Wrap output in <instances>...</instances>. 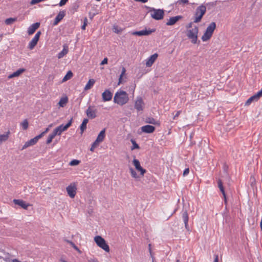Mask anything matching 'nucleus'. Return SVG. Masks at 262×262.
Instances as JSON below:
<instances>
[{"instance_id":"obj_23","label":"nucleus","mask_w":262,"mask_h":262,"mask_svg":"<svg viewBox=\"0 0 262 262\" xmlns=\"http://www.w3.org/2000/svg\"><path fill=\"white\" fill-rule=\"evenodd\" d=\"M67 129L65 128L63 124H61L59 126L57 127L53 131L56 135H60L62 132L67 130Z\"/></svg>"},{"instance_id":"obj_62","label":"nucleus","mask_w":262,"mask_h":262,"mask_svg":"<svg viewBox=\"0 0 262 262\" xmlns=\"http://www.w3.org/2000/svg\"><path fill=\"white\" fill-rule=\"evenodd\" d=\"M77 251H78L79 253H81V252L80 251V250L78 248V250H76Z\"/></svg>"},{"instance_id":"obj_64","label":"nucleus","mask_w":262,"mask_h":262,"mask_svg":"<svg viewBox=\"0 0 262 262\" xmlns=\"http://www.w3.org/2000/svg\"><path fill=\"white\" fill-rule=\"evenodd\" d=\"M176 262H181L179 259H177Z\"/></svg>"},{"instance_id":"obj_36","label":"nucleus","mask_w":262,"mask_h":262,"mask_svg":"<svg viewBox=\"0 0 262 262\" xmlns=\"http://www.w3.org/2000/svg\"><path fill=\"white\" fill-rule=\"evenodd\" d=\"M21 126L24 130H26L28 128L29 123L27 119H25L21 123Z\"/></svg>"},{"instance_id":"obj_26","label":"nucleus","mask_w":262,"mask_h":262,"mask_svg":"<svg viewBox=\"0 0 262 262\" xmlns=\"http://www.w3.org/2000/svg\"><path fill=\"white\" fill-rule=\"evenodd\" d=\"M68 47L66 45H64L62 50L58 54V58L60 59L62 58L64 56L68 54Z\"/></svg>"},{"instance_id":"obj_2","label":"nucleus","mask_w":262,"mask_h":262,"mask_svg":"<svg viewBox=\"0 0 262 262\" xmlns=\"http://www.w3.org/2000/svg\"><path fill=\"white\" fill-rule=\"evenodd\" d=\"M199 33V28L195 26L193 28L188 29L187 31V36L191 40V42L193 44H200V41H198Z\"/></svg>"},{"instance_id":"obj_9","label":"nucleus","mask_w":262,"mask_h":262,"mask_svg":"<svg viewBox=\"0 0 262 262\" xmlns=\"http://www.w3.org/2000/svg\"><path fill=\"white\" fill-rule=\"evenodd\" d=\"M134 107L138 112L142 111L144 107V103L141 97H138L135 102Z\"/></svg>"},{"instance_id":"obj_20","label":"nucleus","mask_w":262,"mask_h":262,"mask_svg":"<svg viewBox=\"0 0 262 262\" xmlns=\"http://www.w3.org/2000/svg\"><path fill=\"white\" fill-rule=\"evenodd\" d=\"M40 26L39 23H35L31 25L28 29V34L29 35L33 34Z\"/></svg>"},{"instance_id":"obj_19","label":"nucleus","mask_w":262,"mask_h":262,"mask_svg":"<svg viewBox=\"0 0 262 262\" xmlns=\"http://www.w3.org/2000/svg\"><path fill=\"white\" fill-rule=\"evenodd\" d=\"M158 55L157 53H155L151 56H150L149 58L147 59L146 62V66L147 67H151L152 64L155 62L157 58H158Z\"/></svg>"},{"instance_id":"obj_61","label":"nucleus","mask_w":262,"mask_h":262,"mask_svg":"<svg viewBox=\"0 0 262 262\" xmlns=\"http://www.w3.org/2000/svg\"><path fill=\"white\" fill-rule=\"evenodd\" d=\"M64 241H65L67 243H69L70 245V243H71V242H72V241H69V240H68V239H65Z\"/></svg>"},{"instance_id":"obj_11","label":"nucleus","mask_w":262,"mask_h":262,"mask_svg":"<svg viewBox=\"0 0 262 262\" xmlns=\"http://www.w3.org/2000/svg\"><path fill=\"white\" fill-rule=\"evenodd\" d=\"M261 97H262V89L256 94L250 97L246 102V105H249L253 101H257Z\"/></svg>"},{"instance_id":"obj_50","label":"nucleus","mask_w":262,"mask_h":262,"mask_svg":"<svg viewBox=\"0 0 262 262\" xmlns=\"http://www.w3.org/2000/svg\"><path fill=\"white\" fill-rule=\"evenodd\" d=\"M179 3H183L184 4H187L188 3V0H179L178 2Z\"/></svg>"},{"instance_id":"obj_10","label":"nucleus","mask_w":262,"mask_h":262,"mask_svg":"<svg viewBox=\"0 0 262 262\" xmlns=\"http://www.w3.org/2000/svg\"><path fill=\"white\" fill-rule=\"evenodd\" d=\"M133 163L136 170L140 172V175L143 176L146 173V170L141 167L139 161L136 159H134L133 161Z\"/></svg>"},{"instance_id":"obj_34","label":"nucleus","mask_w":262,"mask_h":262,"mask_svg":"<svg viewBox=\"0 0 262 262\" xmlns=\"http://www.w3.org/2000/svg\"><path fill=\"white\" fill-rule=\"evenodd\" d=\"M73 76V73L69 71L67 72V74L65 75V76L63 77L62 81H66L70 79H71Z\"/></svg>"},{"instance_id":"obj_13","label":"nucleus","mask_w":262,"mask_h":262,"mask_svg":"<svg viewBox=\"0 0 262 262\" xmlns=\"http://www.w3.org/2000/svg\"><path fill=\"white\" fill-rule=\"evenodd\" d=\"M13 202L15 204L20 206L24 209H27L28 207L31 205L29 203H26V202L20 199H14Z\"/></svg>"},{"instance_id":"obj_48","label":"nucleus","mask_w":262,"mask_h":262,"mask_svg":"<svg viewBox=\"0 0 262 262\" xmlns=\"http://www.w3.org/2000/svg\"><path fill=\"white\" fill-rule=\"evenodd\" d=\"M87 19L86 18H85V21L84 22L83 25L81 26V29L82 30H85V26H86L87 24Z\"/></svg>"},{"instance_id":"obj_58","label":"nucleus","mask_w":262,"mask_h":262,"mask_svg":"<svg viewBox=\"0 0 262 262\" xmlns=\"http://www.w3.org/2000/svg\"><path fill=\"white\" fill-rule=\"evenodd\" d=\"M1 258H3V259H4V260H5L6 261H7V256H6V257H4V256H2V255H1Z\"/></svg>"},{"instance_id":"obj_12","label":"nucleus","mask_w":262,"mask_h":262,"mask_svg":"<svg viewBox=\"0 0 262 262\" xmlns=\"http://www.w3.org/2000/svg\"><path fill=\"white\" fill-rule=\"evenodd\" d=\"M40 138V136H36L33 139H31V140L28 141L24 145L23 148H21V150H23L30 146H32L33 145L35 144Z\"/></svg>"},{"instance_id":"obj_41","label":"nucleus","mask_w":262,"mask_h":262,"mask_svg":"<svg viewBox=\"0 0 262 262\" xmlns=\"http://www.w3.org/2000/svg\"><path fill=\"white\" fill-rule=\"evenodd\" d=\"M99 142H97L96 140H95L92 144L90 150L91 151H94L95 148L99 145Z\"/></svg>"},{"instance_id":"obj_49","label":"nucleus","mask_w":262,"mask_h":262,"mask_svg":"<svg viewBox=\"0 0 262 262\" xmlns=\"http://www.w3.org/2000/svg\"><path fill=\"white\" fill-rule=\"evenodd\" d=\"M70 245L75 249V250H78V247L77 246L75 245V244L73 242L70 243Z\"/></svg>"},{"instance_id":"obj_56","label":"nucleus","mask_w":262,"mask_h":262,"mask_svg":"<svg viewBox=\"0 0 262 262\" xmlns=\"http://www.w3.org/2000/svg\"><path fill=\"white\" fill-rule=\"evenodd\" d=\"M223 196H224V199L225 204H227V197H226V194H225V195H223Z\"/></svg>"},{"instance_id":"obj_37","label":"nucleus","mask_w":262,"mask_h":262,"mask_svg":"<svg viewBox=\"0 0 262 262\" xmlns=\"http://www.w3.org/2000/svg\"><path fill=\"white\" fill-rule=\"evenodd\" d=\"M130 141H131V142H132V143L133 144V146L131 147V149L132 150H134V149H139L140 148V146L136 143V142L135 141V140L134 139H131Z\"/></svg>"},{"instance_id":"obj_7","label":"nucleus","mask_w":262,"mask_h":262,"mask_svg":"<svg viewBox=\"0 0 262 262\" xmlns=\"http://www.w3.org/2000/svg\"><path fill=\"white\" fill-rule=\"evenodd\" d=\"M66 190L69 196L74 198L76 194V185L75 183H71L66 188Z\"/></svg>"},{"instance_id":"obj_32","label":"nucleus","mask_w":262,"mask_h":262,"mask_svg":"<svg viewBox=\"0 0 262 262\" xmlns=\"http://www.w3.org/2000/svg\"><path fill=\"white\" fill-rule=\"evenodd\" d=\"M56 135L55 134V133L53 132L51 134L49 135V137L47 140L46 143L47 144H49L51 143L53 140V139L54 138V137Z\"/></svg>"},{"instance_id":"obj_24","label":"nucleus","mask_w":262,"mask_h":262,"mask_svg":"<svg viewBox=\"0 0 262 262\" xmlns=\"http://www.w3.org/2000/svg\"><path fill=\"white\" fill-rule=\"evenodd\" d=\"M105 136V128H104L102 129L100 133L99 134L97 139H96V142H102Z\"/></svg>"},{"instance_id":"obj_17","label":"nucleus","mask_w":262,"mask_h":262,"mask_svg":"<svg viewBox=\"0 0 262 262\" xmlns=\"http://www.w3.org/2000/svg\"><path fill=\"white\" fill-rule=\"evenodd\" d=\"M66 15V11H60L55 17L53 22V26L57 25L60 21H61Z\"/></svg>"},{"instance_id":"obj_18","label":"nucleus","mask_w":262,"mask_h":262,"mask_svg":"<svg viewBox=\"0 0 262 262\" xmlns=\"http://www.w3.org/2000/svg\"><path fill=\"white\" fill-rule=\"evenodd\" d=\"M141 129L144 133L150 134L153 133L155 130L156 128L152 125H146L142 126Z\"/></svg>"},{"instance_id":"obj_59","label":"nucleus","mask_w":262,"mask_h":262,"mask_svg":"<svg viewBox=\"0 0 262 262\" xmlns=\"http://www.w3.org/2000/svg\"><path fill=\"white\" fill-rule=\"evenodd\" d=\"M150 256H151V257L152 258V261L154 262V261H155V257H154V256H153L152 254H151V255H150Z\"/></svg>"},{"instance_id":"obj_16","label":"nucleus","mask_w":262,"mask_h":262,"mask_svg":"<svg viewBox=\"0 0 262 262\" xmlns=\"http://www.w3.org/2000/svg\"><path fill=\"white\" fill-rule=\"evenodd\" d=\"M182 18L183 16L181 15H178L176 16L170 17V18L166 22V25L167 26H172Z\"/></svg>"},{"instance_id":"obj_30","label":"nucleus","mask_w":262,"mask_h":262,"mask_svg":"<svg viewBox=\"0 0 262 262\" xmlns=\"http://www.w3.org/2000/svg\"><path fill=\"white\" fill-rule=\"evenodd\" d=\"M17 17H10L9 18L6 19L5 20V23L7 25H10L13 24L14 22H15L17 20Z\"/></svg>"},{"instance_id":"obj_45","label":"nucleus","mask_w":262,"mask_h":262,"mask_svg":"<svg viewBox=\"0 0 262 262\" xmlns=\"http://www.w3.org/2000/svg\"><path fill=\"white\" fill-rule=\"evenodd\" d=\"M189 172V169L188 168H186L183 171V176H185L187 175Z\"/></svg>"},{"instance_id":"obj_43","label":"nucleus","mask_w":262,"mask_h":262,"mask_svg":"<svg viewBox=\"0 0 262 262\" xmlns=\"http://www.w3.org/2000/svg\"><path fill=\"white\" fill-rule=\"evenodd\" d=\"M49 127L47 128L44 132H42L41 134H40L38 136H40V138H41L45 134H46L49 131Z\"/></svg>"},{"instance_id":"obj_31","label":"nucleus","mask_w":262,"mask_h":262,"mask_svg":"<svg viewBox=\"0 0 262 262\" xmlns=\"http://www.w3.org/2000/svg\"><path fill=\"white\" fill-rule=\"evenodd\" d=\"M129 170L133 178L136 179H139L140 178L139 176L137 174V172L133 168L129 167Z\"/></svg>"},{"instance_id":"obj_55","label":"nucleus","mask_w":262,"mask_h":262,"mask_svg":"<svg viewBox=\"0 0 262 262\" xmlns=\"http://www.w3.org/2000/svg\"><path fill=\"white\" fill-rule=\"evenodd\" d=\"M135 1L136 2H142L143 3H146L148 1V0H135Z\"/></svg>"},{"instance_id":"obj_28","label":"nucleus","mask_w":262,"mask_h":262,"mask_svg":"<svg viewBox=\"0 0 262 262\" xmlns=\"http://www.w3.org/2000/svg\"><path fill=\"white\" fill-rule=\"evenodd\" d=\"M95 80L94 79H90L84 87V90L86 91L91 89L95 84Z\"/></svg>"},{"instance_id":"obj_8","label":"nucleus","mask_w":262,"mask_h":262,"mask_svg":"<svg viewBox=\"0 0 262 262\" xmlns=\"http://www.w3.org/2000/svg\"><path fill=\"white\" fill-rule=\"evenodd\" d=\"M40 34H41L40 31H38L36 33L34 37L32 39V40L29 42V43L28 45V49H29L30 50H32L33 49H34V48L36 46V45H37V43L39 40Z\"/></svg>"},{"instance_id":"obj_29","label":"nucleus","mask_w":262,"mask_h":262,"mask_svg":"<svg viewBox=\"0 0 262 262\" xmlns=\"http://www.w3.org/2000/svg\"><path fill=\"white\" fill-rule=\"evenodd\" d=\"M217 185L218 187L219 188L220 191H221L223 195H225V194H226L224 187L223 186V184L221 179H219L217 181Z\"/></svg>"},{"instance_id":"obj_63","label":"nucleus","mask_w":262,"mask_h":262,"mask_svg":"<svg viewBox=\"0 0 262 262\" xmlns=\"http://www.w3.org/2000/svg\"><path fill=\"white\" fill-rule=\"evenodd\" d=\"M60 261H61V262H67L66 260H64V259H61L60 260Z\"/></svg>"},{"instance_id":"obj_60","label":"nucleus","mask_w":262,"mask_h":262,"mask_svg":"<svg viewBox=\"0 0 262 262\" xmlns=\"http://www.w3.org/2000/svg\"><path fill=\"white\" fill-rule=\"evenodd\" d=\"M114 29H115L114 32L115 33H118L119 32V31L117 30V29H116V28L115 27H114Z\"/></svg>"},{"instance_id":"obj_54","label":"nucleus","mask_w":262,"mask_h":262,"mask_svg":"<svg viewBox=\"0 0 262 262\" xmlns=\"http://www.w3.org/2000/svg\"><path fill=\"white\" fill-rule=\"evenodd\" d=\"M214 262H219V257L217 255H215Z\"/></svg>"},{"instance_id":"obj_27","label":"nucleus","mask_w":262,"mask_h":262,"mask_svg":"<svg viewBox=\"0 0 262 262\" xmlns=\"http://www.w3.org/2000/svg\"><path fill=\"white\" fill-rule=\"evenodd\" d=\"M88 122H89L88 119L85 118L83 119V120L80 126L81 134H82L83 133V132L86 129V124L88 123Z\"/></svg>"},{"instance_id":"obj_3","label":"nucleus","mask_w":262,"mask_h":262,"mask_svg":"<svg viewBox=\"0 0 262 262\" xmlns=\"http://www.w3.org/2000/svg\"><path fill=\"white\" fill-rule=\"evenodd\" d=\"M206 12V7L205 5L202 4L197 7L193 15V23L200 22Z\"/></svg>"},{"instance_id":"obj_38","label":"nucleus","mask_w":262,"mask_h":262,"mask_svg":"<svg viewBox=\"0 0 262 262\" xmlns=\"http://www.w3.org/2000/svg\"><path fill=\"white\" fill-rule=\"evenodd\" d=\"M125 72H126L125 68L124 67H122L121 74L120 75V77H119V83H118V84H119L120 83H122V77H123V75L125 74Z\"/></svg>"},{"instance_id":"obj_42","label":"nucleus","mask_w":262,"mask_h":262,"mask_svg":"<svg viewBox=\"0 0 262 262\" xmlns=\"http://www.w3.org/2000/svg\"><path fill=\"white\" fill-rule=\"evenodd\" d=\"M72 121H73V118H71L70 121L68 122V123L67 124H66L65 125H64V126L65 127V128L68 129V128L71 125L72 123Z\"/></svg>"},{"instance_id":"obj_57","label":"nucleus","mask_w":262,"mask_h":262,"mask_svg":"<svg viewBox=\"0 0 262 262\" xmlns=\"http://www.w3.org/2000/svg\"><path fill=\"white\" fill-rule=\"evenodd\" d=\"M78 8V5H77V4H75L74 6H73V8L74 9V10L75 11H76V10Z\"/></svg>"},{"instance_id":"obj_35","label":"nucleus","mask_w":262,"mask_h":262,"mask_svg":"<svg viewBox=\"0 0 262 262\" xmlns=\"http://www.w3.org/2000/svg\"><path fill=\"white\" fill-rule=\"evenodd\" d=\"M10 133V131H8L5 134L1 135V142L3 141H6L8 139Z\"/></svg>"},{"instance_id":"obj_33","label":"nucleus","mask_w":262,"mask_h":262,"mask_svg":"<svg viewBox=\"0 0 262 262\" xmlns=\"http://www.w3.org/2000/svg\"><path fill=\"white\" fill-rule=\"evenodd\" d=\"M68 99L67 97L62 98L61 99H60V100L58 103V104L61 107H63L64 106V105L68 102Z\"/></svg>"},{"instance_id":"obj_1","label":"nucleus","mask_w":262,"mask_h":262,"mask_svg":"<svg viewBox=\"0 0 262 262\" xmlns=\"http://www.w3.org/2000/svg\"><path fill=\"white\" fill-rule=\"evenodd\" d=\"M129 97L128 94L122 90L117 91L114 97V102L120 105H123L128 102Z\"/></svg>"},{"instance_id":"obj_53","label":"nucleus","mask_w":262,"mask_h":262,"mask_svg":"<svg viewBox=\"0 0 262 262\" xmlns=\"http://www.w3.org/2000/svg\"><path fill=\"white\" fill-rule=\"evenodd\" d=\"M89 262H99L96 258H92L90 259Z\"/></svg>"},{"instance_id":"obj_15","label":"nucleus","mask_w":262,"mask_h":262,"mask_svg":"<svg viewBox=\"0 0 262 262\" xmlns=\"http://www.w3.org/2000/svg\"><path fill=\"white\" fill-rule=\"evenodd\" d=\"M155 31V29H150V30H141L139 31H135L132 33L133 35H138V36H143V35H148L154 32Z\"/></svg>"},{"instance_id":"obj_47","label":"nucleus","mask_w":262,"mask_h":262,"mask_svg":"<svg viewBox=\"0 0 262 262\" xmlns=\"http://www.w3.org/2000/svg\"><path fill=\"white\" fill-rule=\"evenodd\" d=\"M107 61H108L107 58H104L103 59V60L101 61L100 64L101 65H103V64H106L107 63Z\"/></svg>"},{"instance_id":"obj_40","label":"nucleus","mask_w":262,"mask_h":262,"mask_svg":"<svg viewBox=\"0 0 262 262\" xmlns=\"http://www.w3.org/2000/svg\"><path fill=\"white\" fill-rule=\"evenodd\" d=\"M146 122L150 123V124H156V120L153 118H147L146 120Z\"/></svg>"},{"instance_id":"obj_25","label":"nucleus","mask_w":262,"mask_h":262,"mask_svg":"<svg viewBox=\"0 0 262 262\" xmlns=\"http://www.w3.org/2000/svg\"><path fill=\"white\" fill-rule=\"evenodd\" d=\"M25 71V69H23V68L19 69L18 70H17L16 72H14L12 74L9 75L8 76V78L10 79V78H12L13 77H18Z\"/></svg>"},{"instance_id":"obj_52","label":"nucleus","mask_w":262,"mask_h":262,"mask_svg":"<svg viewBox=\"0 0 262 262\" xmlns=\"http://www.w3.org/2000/svg\"><path fill=\"white\" fill-rule=\"evenodd\" d=\"M151 244H148V250H149V253H150V255H151V254H152V250H151Z\"/></svg>"},{"instance_id":"obj_22","label":"nucleus","mask_w":262,"mask_h":262,"mask_svg":"<svg viewBox=\"0 0 262 262\" xmlns=\"http://www.w3.org/2000/svg\"><path fill=\"white\" fill-rule=\"evenodd\" d=\"M182 218H183V221L185 224V228L187 230H189L188 223L189 217H188L187 211L186 210L183 211V212L182 213Z\"/></svg>"},{"instance_id":"obj_6","label":"nucleus","mask_w":262,"mask_h":262,"mask_svg":"<svg viewBox=\"0 0 262 262\" xmlns=\"http://www.w3.org/2000/svg\"><path fill=\"white\" fill-rule=\"evenodd\" d=\"M94 240L99 247L107 252L110 251L109 246L107 244L104 239L101 236L99 235L96 236L95 237Z\"/></svg>"},{"instance_id":"obj_5","label":"nucleus","mask_w":262,"mask_h":262,"mask_svg":"<svg viewBox=\"0 0 262 262\" xmlns=\"http://www.w3.org/2000/svg\"><path fill=\"white\" fill-rule=\"evenodd\" d=\"M149 9V12H153L151 14V17L156 20H160L163 18L164 15V10L162 9H156L154 8L146 7Z\"/></svg>"},{"instance_id":"obj_51","label":"nucleus","mask_w":262,"mask_h":262,"mask_svg":"<svg viewBox=\"0 0 262 262\" xmlns=\"http://www.w3.org/2000/svg\"><path fill=\"white\" fill-rule=\"evenodd\" d=\"M193 22H190L187 26H186V28L187 29H190L192 27V24H193Z\"/></svg>"},{"instance_id":"obj_14","label":"nucleus","mask_w":262,"mask_h":262,"mask_svg":"<svg viewBox=\"0 0 262 262\" xmlns=\"http://www.w3.org/2000/svg\"><path fill=\"white\" fill-rule=\"evenodd\" d=\"M113 94L109 90H105L102 94V98L103 101H108L112 100Z\"/></svg>"},{"instance_id":"obj_46","label":"nucleus","mask_w":262,"mask_h":262,"mask_svg":"<svg viewBox=\"0 0 262 262\" xmlns=\"http://www.w3.org/2000/svg\"><path fill=\"white\" fill-rule=\"evenodd\" d=\"M181 113V111H177L176 114L174 115L173 119H176Z\"/></svg>"},{"instance_id":"obj_44","label":"nucleus","mask_w":262,"mask_h":262,"mask_svg":"<svg viewBox=\"0 0 262 262\" xmlns=\"http://www.w3.org/2000/svg\"><path fill=\"white\" fill-rule=\"evenodd\" d=\"M68 1V0H61L59 4V5L60 6H62L64 5Z\"/></svg>"},{"instance_id":"obj_39","label":"nucleus","mask_w":262,"mask_h":262,"mask_svg":"<svg viewBox=\"0 0 262 262\" xmlns=\"http://www.w3.org/2000/svg\"><path fill=\"white\" fill-rule=\"evenodd\" d=\"M80 163V161H79L78 160L74 159V160H72L69 163V165H70V166H76V165H78Z\"/></svg>"},{"instance_id":"obj_4","label":"nucleus","mask_w":262,"mask_h":262,"mask_svg":"<svg viewBox=\"0 0 262 262\" xmlns=\"http://www.w3.org/2000/svg\"><path fill=\"white\" fill-rule=\"evenodd\" d=\"M216 28V24L215 22L211 23L207 27L204 34L202 36V40L203 41H206L209 40L212 36L213 32Z\"/></svg>"},{"instance_id":"obj_21","label":"nucleus","mask_w":262,"mask_h":262,"mask_svg":"<svg viewBox=\"0 0 262 262\" xmlns=\"http://www.w3.org/2000/svg\"><path fill=\"white\" fill-rule=\"evenodd\" d=\"M96 110H92V106H90L86 111L88 117L91 119H94L96 117Z\"/></svg>"}]
</instances>
